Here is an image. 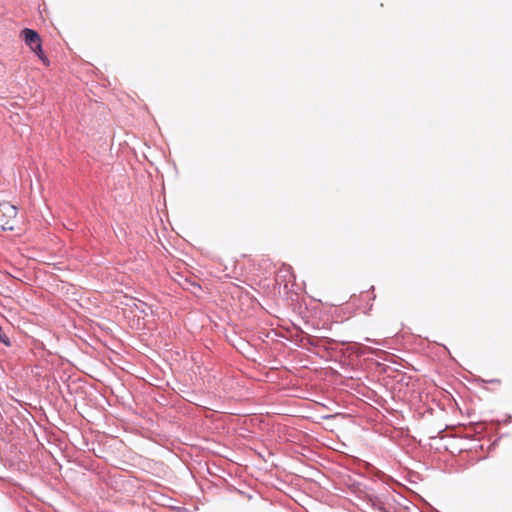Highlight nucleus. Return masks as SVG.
Wrapping results in <instances>:
<instances>
[{"mask_svg":"<svg viewBox=\"0 0 512 512\" xmlns=\"http://www.w3.org/2000/svg\"><path fill=\"white\" fill-rule=\"evenodd\" d=\"M18 209L9 201L0 199V224H8L17 216Z\"/></svg>","mask_w":512,"mask_h":512,"instance_id":"2","label":"nucleus"},{"mask_svg":"<svg viewBox=\"0 0 512 512\" xmlns=\"http://www.w3.org/2000/svg\"><path fill=\"white\" fill-rule=\"evenodd\" d=\"M21 37L25 41L26 45L39 57V59L48 66L49 60L43 53L42 41L39 34L35 30L25 28L21 31Z\"/></svg>","mask_w":512,"mask_h":512,"instance_id":"1","label":"nucleus"},{"mask_svg":"<svg viewBox=\"0 0 512 512\" xmlns=\"http://www.w3.org/2000/svg\"><path fill=\"white\" fill-rule=\"evenodd\" d=\"M0 342L5 344L6 346L10 345V341L8 336L2 331V328L0 327Z\"/></svg>","mask_w":512,"mask_h":512,"instance_id":"3","label":"nucleus"},{"mask_svg":"<svg viewBox=\"0 0 512 512\" xmlns=\"http://www.w3.org/2000/svg\"><path fill=\"white\" fill-rule=\"evenodd\" d=\"M13 228H14L13 226H2L3 231H6V230L12 231Z\"/></svg>","mask_w":512,"mask_h":512,"instance_id":"4","label":"nucleus"}]
</instances>
